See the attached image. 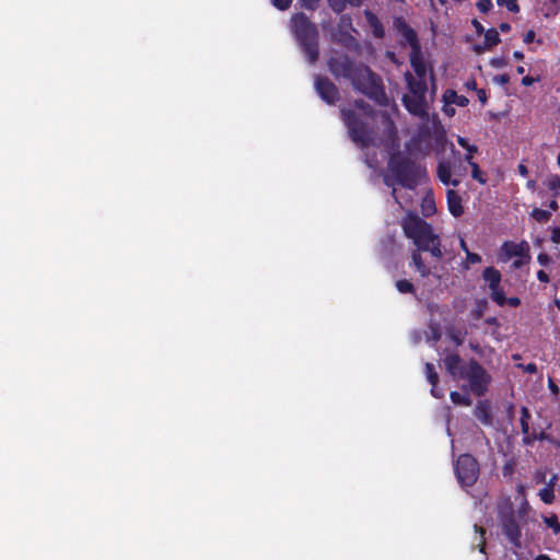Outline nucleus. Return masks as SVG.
<instances>
[{
  "label": "nucleus",
  "mask_w": 560,
  "mask_h": 560,
  "mask_svg": "<svg viewBox=\"0 0 560 560\" xmlns=\"http://www.w3.org/2000/svg\"><path fill=\"white\" fill-rule=\"evenodd\" d=\"M401 228L407 238L411 240L416 248L411 250V265L422 278L433 275L435 266L424 262L422 253H430L436 261L443 258L441 238L434 233L430 223L420 218L417 213L409 212L401 221Z\"/></svg>",
  "instance_id": "obj_1"
},
{
  "label": "nucleus",
  "mask_w": 560,
  "mask_h": 560,
  "mask_svg": "<svg viewBox=\"0 0 560 560\" xmlns=\"http://www.w3.org/2000/svg\"><path fill=\"white\" fill-rule=\"evenodd\" d=\"M327 66L335 78H343L351 82L354 90L370 100L385 105L387 96L382 78L363 62H355L346 54L332 56Z\"/></svg>",
  "instance_id": "obj_2"
},
{
  "label": "nucleus",
  "mask_w": 560,
  "mask_h": 560,
  "mask_svg": "<svg viewBox=\"0 0 560 560\" xmlns=\"http://www.w3.org/2000/svg\"><path fill=\"white\" fill-rule=\"evenodd\" d=\"M290 28L310 63L319 58V33L305 13L299 12L291 16Z\"/></svg>",
  "instance_id": "obj_3"
},
{
  "label": "nucleus",
  "mask_w": 560,
  "mask_h": 560,
  "mask_svg": "<svg viewBox=\"0 0 560 560\" xmlns=\"http://www.w3.org/2000/svg\"><path fill=\"white\" fill-rule=\"evenodd\" d=\"M388 171L397 184L410 190L416 189L422 180L428 178V171L424 165L400 152L390 155Z\"/></svg>",
  "instance_id": "obj_4"
},
{
  "label": "nucleus",
  "mask_w": 560,
  "mask_h": 560,
  "mask_svg": "<svg viewBox=\"0 0 560 560\" xmlns=\"http://www.w3.org/2000/svg\"><path fill=\"white\" fill-rule=\"evenodd\" d=\"M340 115L354 143L361 148H368L373 144V131L354 109L341 108Z\"/></svg>",
  "instance_id": "obj_5"
},
{
  "label": "nucleus",
  "mask_w": 560,
  "mask_h": 560,
  "mask_svg": "<svg viewBox=\"0 0 560 560\" xmlns=\"http://www.w3.org/2000/svg\"><path fill=\"white\" fill-rule=\"evenodd\" d=\"M454 471L463 488L471 487L479 478V463L471 454H460L454 463Z\"/></svg>",
  "instance_id": "obj_6"
},
{
  "label": "nucleus",
  "mask_w": 560,
  "mask_h": 560,
  "mask_svg": "<svg viewBox=\"0 0 560 560\" xmlns=\"http://www.w3.org/2000/svg\"><path fill=\"white\" fill-rule=\"evenodd\" d=\"M462 380L468 382L471 393L477 397L483 396L488 392L491 383L490 374L475 359H470L467 363V372Z\"/></svg>",
  "instance_id": "obj_7"
},
{
  "label": "nucleus",
  "mask_w": 560,
  "mask_h": 560,
  "mask_svg": "<svg viewBox=\"0 0 560 560\" xmlns=\"http://www.w3.org/2000/svg\"><path fill=\"white\" fill-rule=\"evenodd\" d=\"M498 518L502 534L514 547H521L522 528L518 524L515 511L511 504L499 506Z\"/></svg>",
  "instance_id": "obj_8"
},
{
  "label": "nucleus",
  "mask_w": 560,
  "mask_h": 560,
  "mask_svg": "<svg viewBox=\"0 0 560 560\" xmlns=\"http://www.w3.org/2000/svg\"><path fill=\"white\" fill-rule=\"evenodd\" d=\"M314 86L319 97L327 104L334 105L340 98V93L336 84L328 78L316 75Z\"/></svg>",
  "instance_id": "obj_9"
},
{
  "label": "nucleus",
  "mask_w": 560,
  "mask_h": 560,
  "mask_svg": "<svg viewBox=\"0 0 560 560\" xmlns=\"http://www.w3.org/2000/svg\"><path fill=\"white\" fill-rule=\"evenodd\" d=\"M444 365L446 372L454 381L462 380L467 372V363H465L457 353L447 354L444 358Z\"/></svg>",
  "instance_id": "obj_10"
},
{
  "label": "nucleus",
  "mask_w": 560,
  "mask_h": 560,
  "mask_svg": "<svg viewBox=\"0 0 560 560\" xmlns=\"http://www.w3.org/2000/svg\"><path fill=\"white\" fill-rule=\"evenodd\" d=\"M394 25L397 32L408 43L411 51L421 48L417 32L402 18H397Z\"/></svg>",
  "instance_id": "obj_11"
},
{
  "label": "nucleus",
  "mask_w": 560,
  "mask_h": 560,
  "mask_svg": "<svg viewBox=\"0 0 560 560\" xmlns=\"http://www.w3.org/2000/svg\"><path fill=\"white\" fill-rule=\"evenodd\" d=\"M405 108L412 115L424 118L428 116L427 103L424 97L405 94L402 96Z\"/></svg>",
  "instance_id": "obj_12"
},
{
  "label": "nucleus",
  "mask_w": 560,
  "mask_h": 560,
  "mask_svg": "<svg viewBox=\"0 0 560 560\" xmlns=\"http://www.w3.org/2000/svg\"><path fill=\"white\" fill-rule=\"evenodd\" d=\"M474 416L485 425H492L493 417L489 400H479L474 409Z\"/></svg>",
  "instance_id": "obj_13"
},
{
  "label": "nucleus",
  "mask_w": 560,
  "mask_h": 560,
  "mask_svg": "<svg viewBox=\"0 0 560 560\" xmlns=\"http://www.w3.org/2000/svg\"><path fill=\"white\" fill-rule=\"evenodd\" d=\"M436 174L439 179L446 186L452 185L454 187L459 185L458 179H452V164L447 161H441L438 164Z\"/></svg>",
  "instance_id": "obj_14"
},
{
  "label": "nucleus",
  "mask_w": 560,
  "mask_h": 560,
  "mask_svg": "<svg viewBox=\"0 0 560 560\" xmlns=\"http://www.w3.org/2000/svg\"><path fill=\"white\" fill-rule=\"evenodd\" d=\"M483 35H485L483 45H475V48H474L475 51L478 54H480L485 50L491 49L492 47L497 46L501 42L499 32L493 27L486 30Z\"/></svg>",
  "instance_id": "obj_15"
},
{
  "label": "nucleus",
  "mask_w": 560,
  "mask_h": 560,
  "mask_svg": "<svg viewBox=\"0 0 560 560\" xmlns=\"http://www.w3.org/2000/svg\"><path fill=\"white\" fill-rule=\"evenodd\" d=\"M446 200L448 211L455 218L460 217L464 213V207L462 205L460 196L453 189H448L446 192Z\"/></svg>",
  "instance_id": "obj_16"
},
{
  "label": "nucleus",
  "mask_w": 560,
  "mask_h": 560,
  "mask_svg": "<svg viewBox=\"0 0 560 560\" xmlns=\"http://www.w3.org/2000/svg\"><path fill=\"white\" fill-rule=\"evenodd\" d=\"M409 60L416 75L419 79H424L427 74V67L422 58L421 48L410 51Z\"/></svg>",
  "instance_id": "obj_17"
},
{
  "label": "nucleus",
  "mask_w": 560,
  "mask_h": 560,
  "mask_svg": "<svg viewBox=\"0 0 560 560\" xmlns=\"http://www.w3.org/2000/svg\"><path fill=\"white\" fill-rule=\"evenodd\" d=\"M406 80L408 83L409 91L412 96H419L425 98V93L428 90L427 83L423 79L416 80L410 73L406 74Z\"/></svg>",
  "instance_id": "obj_18"
},
{
  "label": "nucleus",
  "mask_w": 560,
  "mask_h": 560,
  "mask_svg": "<svg viewBox=\"0 0 560 560\" xmlns=\"http://www.w3.org/2000/svg\"><path fill=\"white\" fill-rule=\"evenodd\" d=\"M482 279L488 283L489 290H492L500 285L502 275L494 267H486L482 271Z\"/></svg>",
  "instance_id": "obj_19"
},
{
  "label": "nucleus",
  "mask_w": 560,
  "mask_h": 560,
  "mask_svg": "<svg viewBox=\"0 0 560 560\" xmlns=\"http://www.w3.org/2000/svg\"><path fill=\"white\" fill-rule=\"evenodd\" d=\"M443 100L446 104H455L459 107H466L469 100L464 95H458L454 90H446L443 94Z\"/></svg>",
  "instance_id": "obj_20"
},
{
  "label": "nucleus",
  "mask_w": 560,
  "mask_h": 560,
  "mask_svg": "<svg viewBox=\"0 0 560 560\" xmlns=\"http://www.w3.org/2000/svg\"><path fill=\"white\" fill-rule=\"evenodd\" d=\"M365 16H366V20H368L370 26L372 27L373 35L376 38H383L385 36V30H384L381 21L378 20V18L370 11L365 12Z\"/></svg>",
  "instance_id": "obj_21"
},
{
  "label": "nucleus",
  "mask_w": 560,
  "mask_h": 560,
  "mask_svg": "<svg viewBox=\"0 0 560 560\" xmlns=\"http://www.w3.org/2000/svg\"><path fill=\"white\" fill-rule=\"evenodd\" d=\"M330 9L336 13H341L348 4L351 7H360L363 0H327Z\"/></svg>",
  "instance_id": "obj_22"
},
{
  "label": "nucleus",
  "mask_w": 560,
  "mask_h": 560,
  "mask_svg": "<svg viewBox=\"0 0 560 560\" xmlns=\"http://www.w3.org/2000/svg\"><path fill=\"white\" fill-rule=\"evenodd\" d=\"M525 247L528 249L526 243L515 244L513 242H504L502 246L509 257L522 256Z\"/></svg>",
  "instance_id": "obj_23"
},
{
  "label": "nucleus",
  "mask_w": 560,
  "mask_h": 560,
  "mask_svg": "<svg viewBox=\"0 0 560 560\" xmlns=\"http://www.w3.org/2000/svg\"><path fill=\"white\" fill-rule=\"evenodd\" d=\"M464 160L469 164L471 167V177L479 182L480 184L485 185L487 183V178L485 177L483 173L481 172L479 165L471 161V155H465Z\"/></svg>",
  "instance_id": "obj_24"
},
{
  "label": "nucleus",
  "mask_w": 560,
  "mask_h": 560,
  "mask_svg": "<svg viewBox=\"0 0 560 560\" xmlns=\"http://www.w3.org/2000/svg\"><path fill=\"white\" fill-rule=\"evenodd\" d=\"M521 417H520V424H521V431L522 434H527L529 432V421L532 419L530 411L527 407L522 406L521 407Z\"/></svg>",
  "instance_id": "obj_25"
},
{
  "label": "nucleus",
  "mask_w": 560,
  "mask_h": 560,
  "mask_svg": "<svg viewBox=\"0 0 560 560\" xmlns=\"http://www.w3.org/2000/svg\"><path fill=\"white\" fill-rule=\"evenodd\" d=\"M490 298L500 307L506 304V296L501 285L490 290Z\"/></svg>",
  "instance_id": "obj_26"
},
{
  "label": "nucleus",
  "mask_w": 560,
  "mask_h": 560,
  "mask_svg": "<svg viewBox=\"0 0 560 560\" xmlns=\"http://www.w3.org/2000/svg\"><path fill=\"white\" fill-rule=\"evenodd\" d=\"M451 400L455 405L469 407L472 404V400L467 395H462L460 393L453 390L450 394Z\"/></svg>",
  "instance_id": "obj_27"
},
{
  "label": "nucleus",
  "mask_w": 560,
  "mask_h": 560,
  "mask_svg": "<svg viewBox=\"0 0 560 560\" xmlns=\"http://www.w3.org/2000/svg\"><path fill=\"white\" fill-rule=\"evenodd\" d=\"M530 217L539 223H546L551 218V212L548 210L535 208L530 212Z\"/></svg>",
  "instance_id": "obj_28"
},
{
  "label": "nucleus",
  "mask_w": 560,
  "mask_h": 560,
  "mask_svg": "<svg viewBox=\"0 0 560 560\" xmlns=\"http://www.w3.org/2000/svg\"><path fill=\"white\" fill-rule=\"evenodd\" d=\"M424 372L427 375V380L431 384V386L434 387V385H438L439 374L436 373L435 368L432 363L427 362L424 364Z\"/></svg>",
  "instance_id": "obj_29"
},
{
  "label": "nucleus",
  "mask_w": 560,
  "mask_h": 560,
  "mask_svg": "<svg viewBox=\"0 0 560 560\" xmlns=\"http://www.w3.org/2000/svg\"><path fill=\"white\" fill-rule=\"evenodd\" d=\"M396 289L402 294H413L416 292L415 285L407 279L397 280Z\"/></svg>",
  "instance_id": "obj_30"
},
{
  "label": "nucleus",
  "mask_w": 560,
  "mask_h": 560,
  "mask_svg": "<svg viewBox=\"0 0 560 560\" xmlns=\"http://www.w3.org/2000/svg\"><path fill=\"white\" fill-rule=\"evenodd\" d=\"M542 520L546 526L552 529L555 535L560 534V522L558 521V516L556 514H551L550 516H544Z\"/></svg>",
  "instance_id": "obj_31"
},
{
  "label": "nucleus",
  "mask_w": 560,
  "mask_h": 560,
  "mask_svg": "<svg viewBox=\"0 0 560 560\" xmlns=\"http://www.w3.org/2000/svg\"><path fill=\"white\" fill-rule=\"evenodd\" d=\"M538 495L545 504H552L555 502V489L545 486L539 490Z\"/></svg>",
  "instance_id": "obj_32"
},
{
  "label": "nucleus",
  "mask_w": 560,
  "mask_h": 560,
  "mask_svg": "<svg viewBox=\"0 0 560 560\" xmlns=\"http://www.w3.org/2000/svg\"><path fill=\"white\" fill-rule=\"evenodd\" d=\"M457 143L466 150L465 155H471V160L474 159V154L478 152V147L475 144H470L465 137L458 136Z\"/></svg>",
  "instance_id": "obj_33"
},
{
  "label": "nucleus",
  "mask_w": 560,
  "mask_h": 560,
  "mask_svg": "<svg viewBox=\"0 0 560 560\" xmlns=\"http://www.w3.org/2000/svg\"><path fill=\"white\" fill-rule=\"evenodd\" d=\"M354 107L363 112L366 116H373L374 110L370 104L363 100H357L353 103Z\"/></svg>",
  "instance_id": "obj_34"
},
{
  "label": "nucleus",
  "mask_w": 560,
  "mask_h": 560,
  "mask_svg": "<svg viewBox=\"0 0 560 560\" xmlns=\"http://www.w3.org/2000/svg\"><path fill=\"white\" fill-rule=\"evenodd\" d=\"M499 5H505L506 9L512 13L520 12V5L517 4V0H497Z\"/></svg>",
  "instance_id": "obj_35"
},
{
  "label": "nucleus",
  "mask_w": 560,
  "mask_h": 560,
  "mask_svg": "<svg viewBox=\"0 0 560 560\" xmlns=\"http://www.w3.org/2000/svg\"><path fill=\"white\" fill-rule=\"evenodd\" d=\"M547 187L552 191H559L560 190V176L559 175H551L547 179Z\"/></svg>",
  "instance_id": "obj_36"
},
{
  "label": "nucleus",
  "mask_w": 560,
  "mask_h": 560,
  "mask_svg": "<svg viewBox=\"0 0 560 560\" xmlns=\"http://www.w3.org/2000/svg\"><path fill=\"white\" fill-rule=\"evenodd\" d=\"M480 261H481V256L479 254L468 252L466 254V265H465V268L468 269L469 268L468 265L479 264Z\"/></svg>",
  "instance_id": "obj_37"
},
{
  "label": "nucleus",
  "mask_w": 560,
  "mask_h": 560,
  "mask_svg": "<svg viewBox=\"0 0 560 560\" xmlns=\"http://www.w3.org/2000/svg\"><path fill=\"white\" fill-rule=\"evenodd\" d=\"M538 441L536 432H528L527 434H523L522 443L525 446H532L534 443Z\"/></svg>",
  "instance_id": "obj_38"
},
{
  "label": "nucleus",
  "mask_w": 560,
  "mask_h": 560,
  "mask_svg": "<svg viewBox=\"0 0 560 560\" xmlns=\"http://www.w3.org/2000/svg\"><path fill=\"white\" fill-rule=\"evenodd\" d=\"M477 8L481 13H488L493 8V4L491 0H479Z\"/></svg>",
  "instance_id": "obj_39"
},
{
  "label": "nucleus",
  "mask_w": 560,
  "mask_h": 560,
  "mask_svg": "<svg viewBox=\"0 0 560 560\" xmlns=\"http://www.w3.org/2000/svg\"><path fill=\"white\" fill-rule=\"evenodd\" d=\"M273 7L280 11H284L290 8L292 0H271Z\"/></svg>",
  "instance_id": "obj_40"
},
{
  "label": "nucleus",
  "mask_w": 560,
  "mask_h": 560,
  "mask_svg": "<svg viewBox=\"0 0 560 560\" xmlns=\"http://www.w3.org/2000/svg\"><path fill=\"white\" fill-rule=\"evenodd\" d=\"M303 8L314 11L318 8L320 0H300Z\"/></svg>",
  "instance_id": "obj_41"
},
{
  "label": "nucleus",
  "mask_w": 560,
  "mask_h": 560,
  "mask_svg": "<svg viewBox=\"0 0 560 560\" xmlns=\"http://www.w3.org/2000/svg\"><path fill=\"white\" fill-rule=\"evenodd\" d=\"M550 241L556 245L560 244V226H555L551 229Z\"/></svg>",
  "instance_id": "obj_42"
},
{
  "label": "nucleus",
  "mask_w": 560,
  "mask_h": 560,
  "mask_svg": "<svg viewBox=\"0 0 560 560\" xmlns=\"http://www.w3.org/2000/svg\"><path fill=\"white\" fill-rule=\"evenodd\" d=\"M493 81L500 85H505L510 82V75L508 73H502V74L495 75L493 78Z\"/></svg>",
  "instance_id": "obj_43"
},
{
  "label": "nucleus",
  "mask_w": 560,
  "mask_h": 560,
  "mask_svg": "<svg viewBox=\"0 0 560 560\" xmlns=\"http://www.w3.org/2000/svg\"><path fill=\"white\" fill-rule=\"evenodd\" d=\"M537 439L538 441H547L549 443H556V439L549 434V433H546L545 431H541L539 433H537Z\"/></svg>",
  "instance_id": "obj_44"
},
{
  "label": "nucleus",
  "mask_w": 560,
  "mask_h": 560,
  "mask_svg": "<svg viewBox=\"0 0 560 560\" xmlns=\"http://www.w3.org/2000/svg\"><path fill=\"white\" fill-rule=\"evenodd\" d=\"M423 208L424 210L427 211L425 212V215H429V211H435V205H434V201L431 199V200H428L427 198L424 199L423 201Z\"/></svg>",
  "instance_id": "obj_45"
},
{
  "label": "nucleus",
  "mask_w": 560,
  "mask_h": 560,
  "mask_svg": "<svg viewBox=\"0 0 560 560\" xmlns=\"http://www.w3.org/2000/svg\"><path fill=\"white\" fill-rule=\"evenodd\" d=\"M475 528L480 533V536H481V542H480L479 550H480V552L485 553V549H486L485 534H486V530L482 527H478L477 525H475Z\"/></svg>",
  "instance_id": "obj_46"
},
{
  "label": "nucleus",
  "mask_w": 560,
  "mask_h": 560,
  "mask_svg": "<svg viewBox=\"0 0 560 560\" xmlns=\"http://www.w3.org/2000/svg\"><path fill=\"white\" fill-rule=\"evenodd\" d=\"M537 260H538V262H539L541 266H547V265L550 262L551 258L549 257V255H548V254H546V253H540V254L537 256Z\"/></svg>",
  "instance_id": "obj_47"
},
{
  "label": "nucleus",
  "mask_w": 560,
  "mask_h": 560,
  "mask_svg": "<svg viewBox=\"0 0 560 560\" xmlns=\"http://www.w3.org/2000/svg\"><path fill=\"white\" fill-rule=\"evenodd\" d=\"M471 24L478 35H482L485 33L486 30H485L483 25L478 20L474 19L471 21Z\"/></svg>",
  "instance_id": "obj_48"
},
{
  "label": "nucleus",
  "mask_w": 560,
  "mask_h": 560,
  "mask_svg": "<svg viewBox=\"0 0 560 560\" xmlns=\"http://www.w3.org/2000/svg\"><path fill=\"white\" fill-rule=\"evenodd\" d=\"M490 65L494 68H502L506 66V61L503 58H492Z\"/></svg>",
  "instance_id": "obj_49"
},
{
  "label": "nucleus",
  "mask_w": 560,
  "mask_h": 560,
  "mask_svg": "<svg viewBox=\"0 0 560 560\" xmlns=\"http://www.w3.org/2000/svg\"><path fill=\"white\" fill-rule=\"evenodd\" d=\"M506 304L512 307H517L521 305V299L517 296L506 298Z\"/></svg>",
  "instance_id": "obj_50"
},
{
  "label": "nucleus",
  "mask_w": 560,
  "mask_h": 560,
  "mask_svg": "<svg viewBox=\"0 0 560 560\" xmlns=\"http://www.w3.org/2000/svg\"><path fill=\"white\" fill-rule=\"evenodd\" d=\"M535 39V32L533 30H529L525 35H524V38H523V42L525 44H530L533 43Z\"/></svg>",
  "instance_id": "obj_51"
},
{
  "label": "nucleus",
  "mask_w": 560,
  "mask_h": 560,
  "mask_svg": "<svg viewBox=\"0 0 560 560\" xmlns=\"http://www.w3.org/2000/svg\"><path fill=\"white\" fill-rule=\"evenodd\" d=\"M537 279L540 281V282H544V283H547L549 282V276L547 272H545L544 270H538L537 271Z\"/></svg>",
  "instance_id": "obj_52"
},
{
  "label": "nucleus",
  "mask_w": 560,
  "mask_h": 560,
  "mask_svg": "<svg viewBox=\"0 0 560 560\" xmlns=\"http://www.w3.org/2000/svg\"><path fill=\"white\" fill-rule=\"evenodd\" d=\"M477 96L481 104L485 105L487 103L488 96L483 89L477 90Z\"/></svg>",
  "instance_id": "obj_53"
},
{
  "label": "nucleus",
  "mask_w": 560,
  "mask_h": 560,
  "mask_svg": "<svg viewBox=\"0 0 560 560\" xmlns=\"http://www.w3.org/2000/svg\"><path fill=\"white\" fill-rule=\"evenodd\" d=\"M420 139L430 138L431 137V130L429 127L421 128L419 131Z\"/></svg>",
  "instance_id": "obj_54"
},
{
  "label": "nucleus",
  "mask_w": 560,
  "mask_h": 560,
  "mask_svg": "<svg viewBox=\"0 0 560 560\" xmlns=\"http://www.w3.org/2000/svg\"><path fill=\"white\" fill-rule=\"evenodd\" d=\"M431 394H432V396H434L435 398H441V397H443V390H442V389H440V388L438 387V385H434V387H433V386H431Z\"/></svg>",
  "instance_id": "obj_55"
},
{
  "label": "nucleus",
  "mask_w": 560,
  "mask_h": 560,
  "mask_svg": "<svg viewBox=\"0 0 560 560\" xmlns=\"http://www.w3.org/2000/svg\"><path fill=\"white\" fill-rule=\"evenodd\" d=\"M557 481H558V475L553 474L550 477V479L548 480V482L546 483V487L555 489V486H556Z\"/></svg>",
  "instance_id": "obj_56"
},
{
  "label": "nucleus",
  "mask_w": 560,
  "mask_h": 560,
  "mask_svg": "<svg viewBox=\"0 0 560 560\" xmlns=\"http://www.w3.org/2000/svg\"><path fill=\"white\" fill-rule=\"evenodd\" d=\"M342 36L345 37L343 43L346 46H349L351 43H355V38L351 34L343 33Z\"/></svg>",
  "instance_id": "obj_57"
},
{
  "label": "nucleus",
  "mask_w": 560,
  "mask_h": 560,
  "mask_svg": "<svg viewBox=\"0 0 560 560\" xmlns=\"http://www.w3.org/2000/svg\"><path fill=\"white\" fill-rule=\"evenodd\" d=\"M535 82V79L530 75H525L523 79H522V84L524 86H530L533 83Z\"/></svg>",
  "instance_id": "obj_58"
},
{
  "label": "nucleus",
  "mask_w": 560,
  "mask_h": 560,
  "mask_svg": "<svg viewBox=\"0 0 560 560\" xmlns=\"http://www.w3.org/2000/svg\"><path fill=\"white\" fill-rule=\"evenodd\" d=\"M499 30L502 32V33H508L511 31V24L508 23V22H502L500 23L499 25Z\"/></svg>",
  "instance_id": "obj_59"
},
{
  "label": "nucleus",
  "mask_w": 560,
  "mask_h": 560,
  "mask_svg": "<svg viewBox=\"0 0 560 560\" xmlns=\"http://www.w3.org/2000/svg\"><path fill=\"white\" fill-rule=\"evenodd\" d=\"M517 171H518L520 175H522L523 177H526L528 175L527 167L524 164H522V163L518 164Z\"/></svg>",
  "instance_id": "obj_60"
},
{
  "label": "nucleus",
  "mask_w": 560,
  "mask_h": 560,
  "mask_svg": "<svg viewBox=\"0 0 560 560\" xmlns=\"http://www.w3.org/2000/svg\"><path fill=\"white\" fill-rule=\"evenodd\" d=\"M528 509H529L528 503L524 502L518 510V516L522 517L523 515H525L527 513Z\"/></svg>",
  "instance_id": "obj_61"
},
{
  "label": "nucleus",
  "mask_w": 560,
  "mask_h": 560,
  "mask_svg": "<svg viewBox=\"0 0 560 560\" xmlns=\"http://www.w3.org/2000/svg\"><path fill=\"white\" fill-rule=\"evenodd\" d=\"M524 370L528 373H536L537 372V366L535 363H528Z\"/></svg>",
  "instance_id": "obj_62"
},
{
  "label": "nucleus",
  "mask_w": 560,
  "mask_h": 560,
  "mask_svg": "<svg viewBox=\"0 0 560 560\" xmlns=\"http://www.w3.org/2000/svg\"><path fill=\"white\" fill-rule=\"evenodd\" d=\"M549 388L552 394H559V387L555 384L552 380H549Z\"/></svg>",
  "instance_id": "obj_63"
},
{
  "label": "nucleus",
  "mask_w": 560,
  "mask_h": 560,
  "mask_svg": "<svg viewBox=\"0 0 560 560\" xmlns=\"http://www.w3.org/2000/svg\"><path fill=\"white\" fill-rule=\"evenodd\" d=\"M512 471H513L512 465H510V464L504 465V467H503V475L504 476H508V475L512 474Z\"/></svg>",
  "instance_id": "obj_64"
}]
</instances>
